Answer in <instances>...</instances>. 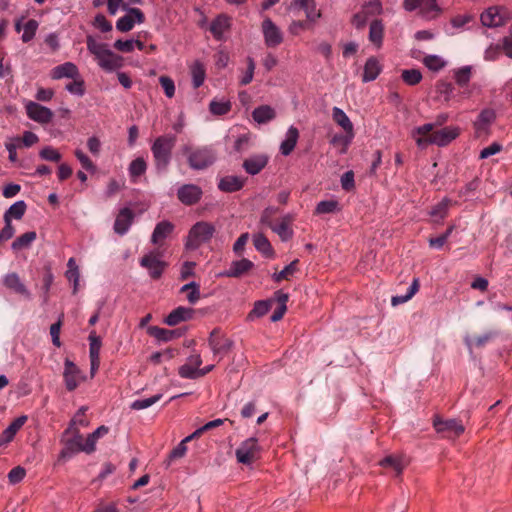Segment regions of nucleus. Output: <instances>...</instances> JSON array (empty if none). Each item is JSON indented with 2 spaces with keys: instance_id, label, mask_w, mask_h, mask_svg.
I'll return each mask as SVG.
<instances>
[{
  "instance_id": "obj_5",
  "label": "nucleus",
  "mask_w": 512,
  "mask_h": 512,
  "mask_svg": "<svg viewBox=\"0 0 512 512\" xmlns=\"http://www.w3.org/2000/svg\"><path fill=\"white\" fill-rule=\"evenodd\" d=\"M214 233L215 227L213 224L205 221H199L189 230L185 245L188 249H197L202 244L210 241Z\"/></svg>"
},
{
  "instance_id": "obj_50",
  "label": "nucleus",
  "mask_w": 512,
  "mask_h": 512,
  "mask_svg": "<svg viewBox=\"0 0 512 512\" xmlns=\"http://www.w3.org/2000/svg\"><path fill=\"white\" fill-rule=\"evenodd\" d=\"M209 110L213 115L222 116L231 110V102L228 100H212L209 104Z\"/></svg>"
},
{
  "instance_id": "obj_55",
  "label": "nucleus",
  "mask_w": 512,
  "mask_h": 512,
  "mask_svg": "<svg viewBox=\"0 0 512 512\" xmlns=\"http://www.w3.org/2000/svg\"><path fill=\"white\" fill-rule=\"evenodd\" d=\"M270 310V302L269 301H257L254 304L253 309L248 314V320L252 321L255 318H259L264 316Z\"/></svg>"
},
{
  "instance_id": "obj_36",
  "label": "nucleus",
  "mask_w": 512,
  "mask_h": 512,
  "mask_svg": "<svg viewBox=\"0 0 512 512\" xmlns=\"http://www.w3.org/2000/svg\"><path fill=\"white\" fill-rule=\"evenodd\" d=\"M332 119L344 132H354L353 123L342 109L334 107L332 109Z\"/></svg>"
},
{
  "instance_id": "obj_8",
  "label": "nucleus",
  "mask_w": 512,
  "mask_h": 512,
  "mask_svg": "<svg viewBox=\"0 0 512 512\" xmlns=\"http://www.w3.org/2000/svg\"><path fill=\"white\" fill-rule=\"evenodd\" d=\"M163 254L157 250L147 252L139 261L140 266L148 271V274L153 279H158L162 276L167 264L162 259Z\"/></svg>"
},
{
  "instance_id": "obj_60",
  "label": "nucleus",
  "mask_w": 512,
  "mask_h": 512,
  "mask_svg": "<svg viewBox=\"0 0 512 512\" xmlns=\"http://www.w3.org/2000/svg\"><path fill=\"white\" fill-rule=\"evenodd\" d=\"M402 79L408 85H416L422 79V74L417 69H407L402 71Z\"/></svg>"
},
{
  "instance_id": "obj_42",
  "label": "nucleus",
  "mask_w": 512,
  "mask_h": 512,
  "mask_svg": "<svg viewBox=\"0 0 512 512\" xmlns=\"http://www.w3.org/2000/svg\"><path fill=\"white\" fill-rule=\"evenodd\" d=\"M190 72L193 87L199 88L200 86H202L206 78V70L204 65L200 61H195L190 66Z\"/></svg>"
},
{
  "instance_id": "obj_13",
  "label": "nucleus",
  "mask_w": 512,
  "mask_h": 512,
  "mask_svg": "<svg viewBox=\"0 0 512 512\" xmlns=\"http://www.w3.org/2000/svg\"><path fill=\"white\" fill-rule=\"evenodd\" d=\"M24 107L27 116L40 124H48L53 118V112L51 109L40 105L34 101H24Z\"/></svg>"
},
{
  "instance_id": "obj_16",
  "label": "nucleus",
  "mask_w": 512,
  "mask_h": 512,
  "mask_svg": "<svg viewBox=\"0 0 512 512\" xmlns=\"http://www.w3.org/2000/svg\"><path fill=\"white\" fill-rule=\"evenodd\" d=\"M208 345L213 354L218 356L230 350L232 341L226 338L219 329H214L209 335Z\"/></svg>"
},
{
  "instance_id": "obj_27",
  "label": "nucleus",
  "mask_w": 512,
  "mask_h": 512,
  "mask_svg": "<svg viewBox=\"0 0 512 512\" xmlns=\"http://www.w3.org/2000/svg\"><path fill=\"white\" fill-rule=\"evenodd\" d=\"M27 420L26 416L16 418L1 434L0 446H6L15 437L16 433L21 429Z\"/></svg>"
},
{
  "instance_id": "obj_45",
  "label": "nucleus",
  "mask_w": 512,
  "mask_h": 512,
  "mask_svg": "<svg viewBox=\"0 0 512 512\" xmlns=\"http://www.w3.org/2000/svg\"><path fill=\"white\" fill-rule=\"evenodd\" d=\"M455 82L458 86L464 88L468 86V83L472 76V67L467 65L457 68L453 71Z\"/></svg>"
},
{
  "instance_id": "obj_44",
  "label": "nucleus",
  "mask_w": 512,
  "mask_h": 512,
  "mask_svg": "<svg viewBox=\"0 0 512 512\" xmlns=\"http://www.w3.org/2000/svg\"><path fill=\"white\" fill-rule=\"evenodd\" d=\"M147 164L143 157H138L134 159L128 168L129 175L133 182L137 181V178L143 175L146 172Z\"/></svg>"
},
{
  "instance_id": "obj_41",
  "label": "nucleus",
  "mask_w": 512,
  "mask_h": 512,
  "mask_svg": "<svg viewBox=\"0 0 512 512\" xmlns=\"http://www.w3.org/2000/svg\"><path fill=\"white\" fill-rule=\"evenodd\" d=\"M252 116L254 121L258 124H265L273 120L276 114L273 108L267 105H263L254 109Z\"/></svg>"
},
{
  "instance_id": "obj_17",
  "label": "nucleus",
  "mask_w": 512,
  "mask_h": 512,
  "mask_svg": "<svg viewBox=\"0 0 512 512\" xmlns=\"http://www.w3.org/2000/svg\"><path fill=\"white\" fill-rule=\"evenodd\" d=\"M496 118L495 111L492 109H484L474 122L475 134L477 137L487 136L489 128Z\"/></svg>"
},
{
  "instance_id": "obj_38",
  "label": "nucleus",
  "mask_w": 512,
  "mask_h": 512,
  "mask_svg": "<svg viewBox=\"0 0 512 512\" xmlns=\"http://www.w3.org/2000/svg\"><path fill=\"white\" fill-rule=\"evenodd\" d=\"M355 133L354 132H345L344 134H335L332 138L330 143L339 148V152L341 154H345L348 150L349 145L351 144L352 140L354 139Z\"/></svg>"
},
{
  "instance_id": "obj_37",
  "label": "nucleus",
  "mask_w": 512,
  "mask_h": 512,
  "mask_svg": "<svg viewBox=\"0 0 512 512\" xmlns=\"http://www.w3.org/2000/svg\"><path fill=\"white\" fill-rule=\"evenodd\" d=\"M492 337L493 334L491 332H487L477 337H472L467 334L463 339L466 347L471 353L473 349L485 346L492 339Z\"/></svg>"
},
{
  "instance_id": "obj_58",
  "label": "nucleus",
  "mask_w": 512,
  "mask_h": 512,
  "mask_svg": "<svg viewBox=\"0 0 512 512\" xmlns=\"http://www.w3.org/2000/svg\"><path fill=\"white\" fill-rule=\"evenodd\" d=\"M298 260L292 261L289 265H287L283 270L278 273H274L272 278L276 282H280L284 279H289L297 271Z\"/></svg>"
},
{
  "instance_id": "obj_59",
  "label": "nucleus",
  "mask_w": 512,
  "mask_h": 512,
  "mask_svg": "<svg viewBox=\"0 0 512 512\" xmlns=\"http://www.w3.org/2000/svg\"><path fill=\"white\" fill-rule=\"evenodd\" d=\"M39 156L41 159L51 162H59L62 158L60 152L51 146L43 147L39 152Z\"/></svg>"
},
{
  "instance_id": "obj_56",
  "label": "nucleus",
  "mask_w": 512,
  "mask_h": 512,
  "mask_svg": "<svg viewBox=\"0 0 512 512\" xmlns=\"http://www.w3.org/2000/svg\"><path fill=\"white\" fill-rule=\"evenodd\" d=\"M148 332L151 336L155 337L159 341H170L176 335V333L172 330L163 329L157 326H152L148 329Z\"/></svg>"
},
{
  "instance_id": "obj_14",
  "label": "nucleus",
  "mask_w": 512,
  "mask_h": 512,
  "mask_svg": "<svg viewBox=\"0 0 512 512\" xmlns=\"http://www.w3.org/2000/svg\"><path fill=\"white\" fill-rule=\"evenodd\" d=\"M262 33L267 47H277L283 42V32L269 18L262 22Z\"/></svg>"
},
{
  "instance_id": "obj_29",
  "label": "nucleus",
  "mask_w": 512,
  "mask_h": 512,
  "mask_svg": "<svg viewBox=\"0 0 512 512\" xmlns=\"http://www.w3.org/2000/svg\"><path fill=\"white\" fill-rule=\"evenodd\" d=\"M384 24L381 20L375 19L369 25V41L379 49L383 43Z\"/></svg>"
},
{
  "instance_id": "obj_15",
  "label": "nucleus",
  "mask_w": 512,
  "mask_h": 512,
  "mask_svg": "<svg viewBox=\"0 0 512 512\" xmlns=\"http://www.w3.org/2000/svg\"><path fill=\"white\" fill-rule=\"evenodd\" d=\"M126 11L127 13L116 22V28L120 32H128L134 28L135 24H142L145 20L143 12L138 8H131Z\"/></svg>"
},
{
  "instance_id": "obj_23",
  "label": "nucleus",
  "mask_w": 512,
  "mask_h": 512,
  "mask_svg": "<svg viewBox=\"0 0 512 512\" xmlns=\"http://www.w3.org/2000/svg\"><path fill=\"white\" fill-rule=\"evenodd\" d=\"M51 77L53 79H62V78L75 79V78L79 77V70L74 63L65 62L61 65L54 67L51 70Z\"/></svg>"
},
{
  "instance_id": "obj_53",
  "label": "nucleus",
  "mask_w": 512,
  "mask_h": 512,
  "mask_svg": "<svg viewBox=\"0 0 512 512\" xmlns=\"http://www.w3.org/2000/svg\"><path fill=\"white\" fill-rule=\"evenodd\" d=\"M271 229L283 240V241H287L289 240L292 235H293V231L292 229L289 227V219L288 217H285L281 223L277 224V225H273L271 226Z\"/></svg>"
},
{
  "instance_id": "obj_11",
  "label": "nucleus",
  "mask_w": 512,
  "mask_h": 512,
  "mask_svg": "<svg viewBox=\"0 0 512 512\" xmlns=\"http://www.w3.org/2000/svg\"><path fill=\"white\" fill-rule=\"evenodd\" d=\"M63 378L65 387L68 391L75 390L82 382L86 380V376L70 359H65Z\"/></svg>"
},
{
  "instance_id": "obj_51",
  "label": "nucleus",
  "mask_w": 512,
  "mask_h": 512,
  "mask_svg": "<svg viewBox=\"0 0 512 512\" xmlns=\"http://www.w3.org/2000/svg\"><path fill=\"white\" fill-rule=\"evenodd\" d=\"M36 239V233L34 231L26 232L19 236L13 243L12 249L19 251L28 248L32 242Z\"/></svg>"
},
{
  "instance_id": "obj_31",
  "label": "nucleus",
  "mask_w": 512,
  "mask_h": 512,
  "mask_svg": "<svg viewBox=\"0 0 512 512\" xmlns=\"http://www.w3.org/2000/svg\"><path fill=\"white\" fill-rule=\"evenodd\" d=\"M253 266V262L245 258L233 261L225 275L229 277H240L251 270Z\"/></svg>"
},
{
  "instance_id": "obj_64",
  "label": "nucleus",
  "mask_w": 512,
  "mask_h": 512,
  "mask_svg": "<svg viewBox=\"0 0 512 512\" xmlns=\"http://www.w3.org/2000/svg\"><path fill=\"white\" fill-rule=\"evenodd\" d=\"M159 82L168 98H172L175 95V84L174 81L168 76H161Z\"/></svg>"
},
{
  "instance_id": "obj_52",
  "label": "nucleus",
  "mask_w": 512,
  "mask_h": 512,
  "mask_svg": "<svg viewBox=\"0 0 512 512\" xmlns=\"http://www.w3.org/2000/svg\"><path fill=\"white\" fill-rule=\"evenodd\" d=\"M107 433H108V428L106 426H100L93 433H91L87 436V438H86L87 446H88V449H86L87 454H90L95 451L96 443H97L98 439H100Z\"/></svg>"
},
{
  "instance_id": "obj_19",
  "label": "nucleus",
  "mask_w": 512,
  "mask_h": 512,
  "mask_svg": "<svg viewBox=\"0 0 512 512\" xmlns=\"http://www.w3.org/2000/svg\"><path fill=\"white\" fill-rule=\"evenodd\" d=\"M178 199L185 205L197 203L201 196L202 190L194 184H185L178 189Z\"/></svg>"
},
{
  "instance_id": "obj_49",
  "label": "nucleus",
  "mask_w": 512,
  "mask_h": 512,
  "mask_svg": "<svg viewBox=\"0 0 512 512\" xmlns=\"http://www.w3.org/2000/svg\"><path fill=\"white\" fill-rule=\"evenodd\" d=\"M418 289H419L418 279H414L412 284L409 286L406 294L393 296L391 299V304L393 306H397V305L407 302L416 294Z\"/></svg>"
},
{
  "instance_id": "obj_26",
  "label": "nucleus",
  "mask_w": 512,
  "mask_h": 512,
  "mask_svg": "<svg viewBox=\"0 0 512 512\" xmlns=\"http://www.w3.org/2000/svg\"><path fill=\"white\" fill-rule=\"evenodd\" d=\"M133 220V212L128 209H122L114 223V230L119 235H124L129 230Z\"/></svg>"
},
{
  "instance_id": "obj_3",
  "label": "nucleus",
  "mask_w": 512,
  "mask_h": 512,
  "mask_svg": "<svg viewBox=\"0 0 512 512\" xmlns=\"http://www.w3.org/2000/svg\"><path fill=\"white\" fill-rule=\"evenodd\" d=\"M175 142L176 137L173 135H164L155 139L151 146V151L157 169L167 168Z\"/></svg>"
},
{
  "instance_id": "obj_47",
  "label": "nucleus",
  "mask_w": 512,
  "mask_h": 512,
  "mask_svg": "<svg viewBox=\"0 0 512 512\" xmlns=\"http://www.w3.org/2000/svg\"><path fill=\"white\" fill-rule=\"evenodd\" d=\"M341 210L340 204L337 200L330 199L324 200L317 204L315 213L316 214H331Z\"/></svg>"
},
{
  "instance_id": "obj_62",
  "label": "nucleus",
  "mask_w": 512,
  "mask_h": 512,
  "mask_svg": "<svg viewBox=\"0 0 512 512\" xmlns=\"http://www.w3.org/2000/svg\"><path fill=\"white\" fill-rule=\"evenodd\" d=\"M89 342H90V349H89L90 358H100L101 339L96 335L95 331H92L90 333Z\"/></svg>"
},
{
  "instance_id": "obj_25",
  "label": "nucleus",
  "mask_w": 512,
  "mask_h": 512,
  "mask_svg": "<svg viewBox=\"0 0 512 512\" xmlns=\"http://www.w3.org/2000/svg\"><path fill=\"white\" fill-rule=\"evenodd\" d=\"M299 139V131L296 127L290 126L285 134L284 140L280 144V152L288 156L294 150Z\"/></svg>"
},
{
  "instance_id": "obj_32",
  "label": "nucleus",
  "mask_w": 512,
  "mask_h": 512,
  "mask_svg": "<svg viewBox=\"0 0 512 512\" xmlns=\"http://www.w3.org/2000/svg\"><path fill=\"white\" fill-rule=\"evenodd\" d=\"M230 27V18L226 15H219L210 26V31L213 34V36L220 40L222 39L224 33L229 29Z\"/></svg>"
},
{
  "instance_id": "obj_40",
  "label": "nucleus",
  "mask_w": 512,
  "mask_h": 512,
  "mask_svg": "<svg viewBox=\"0 0 512 512\" xmlns=\"http://www.w3.org/2000/svg\"><path fill=\"white\" fill-rule=\"evenodd\" d=\"M3 282L6 287L14 290L15 292L29 296V292L25 285L21 282L19 276L16 273H8L5 275Z\"/></svg>"
},
{
  "instance_id": "obj_39",
  "label": "nucleus",
  "mask_w": 512,
  "mask_h": 512,
  "mask_svg": "<svg viewBox=\"0 0 512 512\" xmlns=\"http://www.w3.org/2000/svg\"><path fill=\"white\" fill-rule=\"evenodd\" d=\"M450 204V199L444 198L432 207L429 214L432 217L433 222L440 223L446 217Z\"/></svg>"
},
{
  "instance_id": "obj_30",
  "label": "nucleus",
  "mask_w": 512,
  "mask_h": 512,
  "mask_svg": "<svg viewBox=\"0 0 512 512\" xmlns=\"http://www.w3.org/2000/svg\"><path fill=\"white\" fill-rule=\"evenodd\" d=\"M381 71L382 65L380 64L379 60L375 57H370L369 59H367L364 66L362 78L363 82H370L375 80Z\"/></svg>"
},
{
  "instance_id": "obj_57",
  "label": "nucleus",
  "mask_w": 512,
  "mask_h": 512,
  "mask_svg": "<svg viewBox=\"0 0 512 512\" xmlns=\"http://www.w3.org/2000/svg\"><path fill=\"white\" fill-rule=\"evenodd\" d=\"M162 395L157 394L149 398L145 399H137L131 403V409L133 410H143L146 408H149L150 406L154 405L156 402H158L161 399Z\"/></svg>"
},
{
  "instance_id": "obj_4",
  "label": "nucleus",
  "mask_w": 512,
  "mask_h": 512,
  "mask_svg": "<svg viewBox=\"0 0 512 512\" xmlns=\"http://www.w3.org/2000/svg\"><path fill=\"white\" fill-rule=\"evenodd\" d=\"M181 152L186 156L190 168L194 170H203L215 161V154L207 147L194 149L189 145H184Z\"/></svg>"
},
{
  "instance_id": "obj_21",
  "label": "nucleus",
  "mask_w": 512,
  "mask_h": 512,
  "mask_svg": "<svg viewBox=\"0 0 512 512\" xmlns=\"http://www.w3.org/2000/svg\"><path fill=\"white\" fill-rule=\"evenodd\" d=\"M268 160L265 154L252 155L243 162V168L248 174L257 175L265 168Z\"/></svg>"
},
{
  "instance_id": "obj_2",
  "label": "nucleus",
  "mask_w": 512,
  "mask_h": 512,
  "mask_svg": "<svg viewBox=\"0 0 512 512\" xmlns=\"http://www.w3.org/2000/svg\"><path fill=\"white\" fill-rule=\"evenodd\" d=\"M86 44L89 53L105 72H114L123 67V57L114 53L108 44L97 41L93 36H87Z\"/></svg>"
},
{
  "instance_id": "obj_6",
  "label": "nucleus",
  "mask_w": 512,
  "mask_h": 512,
  "mask_svg": "<svg viewBox=\"0 0 512 512\" xmlns=\"http://www.w3.org/2000/svg\"><path fill=\"white\" fill-rule=\"evenodd\" d=\"M65 448L62 451V455L74 454L79 452L87 453V439L84 438L76 428V419H72L69 427L64 432Z\"/></svg>"
},
{
  "instance_id": "obj_33",
  "label": "nucleus",
  "mask_w": 512,
  "mask_h": 512,
  "mask_svg": "<svg viewBox=\"0 0 512 512\" xmlns=\"http://www.w3.org/2000/svg\"><path fill=\"white\" fill-rule=\"evenodd\" d=\"M407 463V459L401 455H389L380 461L381 466L393 469L397 475L402 472Z\"/></svg>"
},
{
  "instance_id": "obj_28",
  "label": "nucleus",
  "mask_w": 512,
  "mask_h": 512,
  "mask_svg": "<svg viewBox=\"0 0 512 512\" xmlns=\"http://www.w3.org/2000/svg\"><path fill=\"white\" fill-rule=\"evenodd\" d=\"M174 230V225L169 221L159 222L152 233L151 242L155 245L160 244L166 239Z\"/></svg>"
},
{
  "instance_id": "obj_46",
  "label": "nucleus",
  "mask_w": 512,
  "mask_h": 512,
  "mask_svg": "<svg viewBox=\"0 0 512 512\" xmlns=\"http://www.w3.org/2000/svg\"><path fill=\"white\" fill-rule=\"evenodd\" d=\"M27 205L23 200L17 201L14 204H12L9 209L4 214V221L9 220L11 222V219H21L23 215L25 214Z\"/></svg>"
},
{
  "instance_id": "obj_35",
  "label": "nucleus",
  "mask_w": 512,
  "mask_h": 512,
  "mask_svg": "<svg viewBox=\"0 0 512 512\" xmlns=\"http://www.w3.org/2000/svg\"><path fill=\"white\" fill-rule=\"evenodd\" d=\"M253 244L257 251L262 253L265 257L274 258L275 253L269 240L261 233L253 236Z\"/></svg>"
},
{
  "instance_id": "obj_61",
  "label": "nucleus",
  "mask_w": 512,
  "mask_h": 512,
  "mask_svg": "<svg viewBox=\"0 0 512 512\" xmlns=\"http://www.w3.org/2000/svg\"><path fill=\"white\" fill-rule=\"evenodd\" d=\"M38 28V22L34 19L28 20L23 26L22 41L29 42L35 36Z\"/></svg>"
},
{
  "instance_id": "obj_7",
  "label": "nucleus",
  "mask_w": 512,
  "mask_h": 512,
  "mask_svg": "<svg viewBox=\"0 0 512 512\" xmlns=\"http://www.w3.org/2000/svg\"><path fill=\"white\" fill-rule=\"evenodd\" d=\"M403 8L408 12L418 10L420 16L426 20L435 19L442 12L437 0H404Z\"/></svg>"
},
{
  "instance_id": "obj_10",
  "label": "nucleus",
  "mask_w": 512,
  "mask_h": 512,
  "mask_svg": "<svg viewBox=\"0 0 512 512\" xmlns=\"http://www.w3.org/2000/svg\"><path fill=\"white\" fill-rule=\"evenodd\" d=\"M259 452L260 447L257 443V439L251 437L239 445L235 454L239 463L250 465L258 458Z\"/></svg>"
},
{
  "instance_id": "obj_24",
  "label": "nucleus",
  "mask_w": 512,
  "mask_h": 512,
  "mask_svg": "<svg viewBox=\"0 0 512 512\" xmlns=\"http://www.w3.org/2000/svg\"><path fill=\"white\" fill-rule=\"evenodd\" d=\"M245 183V179L235 175H227L219 180L218 188L227 193L239 191Z\"/></svg>"
},
{
  "instance_id": "obj_43",
  "label": "nucleus",
  "mask_w": 512,
  "mask_h": 512,
  "mask_svg": "<svg viewBox=\"0 0 512 512\" xmlns=\"http://www.w3.org/2000/svg\"><path fill=\"white\" fill-rule=\"evenodd\" d=\"M142 0H108L107 7L111 15H115L119 9L129 10L132 5H139Z\"/></svg>"
},
{
  "instance_id": "obj_12",
  "label": "nucleus",
  "mask_w": 512,
  "mask_h": 512,
  "mask_svg": "<svg viewBox=\"0 0 512 512\" xmlns=\"http://www.w3.org/2000/svg\"><path fill=\"white\" fill-rule=\"evenodd\" d=\"M433 426L437 433L442 434L444 438L454 439L461 435L465 428L463 424H461L456 419L442 420L440 418H435L433 421Z\"/></svg>"
},
{
  "instance_id": "obj_9",
  "label": "nucleus",
  "mask_w": 512,
  "mask_h": 512,
  "mask_svg": "<svg viewBox=\"0 0 512 512\" xmlns=\"http://www.w3.org/2000/svg\"><path fill=\"white\" fill-rule=\"evenodd\" d=\"M510 11L503 6H491L481 13L480 20L483 26L496 28L504 25L510 19Z\"/></svg>"
},
{
  "instance_id": "obj_20",
  "label": "nucleus",
  "mask_w": 512,
  "mask_h": 512,
  "mask_svg": "<svg viewBox=\"0 0 512 512\" xmlns=\"http://www.w3.org/2000/svg\"><path fill=\"white\" fill-rule=\"evenodd\" d=\"M291 10H303L308 21L315 22L321 17L320 11L316 8L314 0H294Z\"/></svg>"
},
{
  "instance_id": "obj_18",
  "label": "nucleus",
  "mask_w": 512,
  "mask_h": 512,
  "mask_svg": "<svg viewBox=\"0 0 512 512\" xmlns=\"http://www.w3.org/2000/svg\"><path fill=\"white\" fill-rule=\"evenodd\" d=\"M201 364L202 359L200 354L190 355L186 362L179 368V375L186 379H197L199 378L198 370H200Z\"/></svg>"
},
{
  "instance_id": "obj_22",
  "label": "nucleus",
  "mask_w": 512,
  "mask_h": 512,
  "mask_svg": "<svg viewBox=\"0 0 512 512\" xmlns=\"http://www.w3.org/2000/svg\"><path fill=\"white\" fill-rule=\"evenodd\" d=\"M194 310L189 307L180 306L171 311L165 318V323L169 326H175L183 321L192 319Z\"/></svg>"
},
{
  "instance_id": "obj_1",
  "label": "nucleus",
  "mask_w": 512,
  "mask_h": 512,
  "mask_svg": "<svg viewBox=\"0 0 512 512\" xmlns=\"http://www.w3.org/2000/svg\"><path fill=\"white\" fill-rule=\"evenodd\" d=\"M459 134L460 129L456 126H448L435 130V125L432 123L415 127L411 131V137L421 149H425L429 145L446 146L456 139Z\"/></svg>"
},
{
  "instance_id": "obj_48",
  "label": "nucleus",
  "mask_w": 512,
  "mask_h": 512,
  "mask_svg": "<svg viewBox=\"0 0 512 512\" xmlns=\"http://www.w3.org/2000/svg\"><path fill=\"white\" fill-rule=\"evenodd\" d=\"M423 64L431 71L437 72L443 69L447 62L439 55H427L423 58Z\"/></svg>"
},
{
  "instance_id": "obj_54",
  "label": "nucleus",
  "mask_w": 512,
  "mask_h": 512,
  "mask_svg": "<svg viewBox=\"0 0 512 512\" xmlns=\"http://www.w3.org/2000/svg\"><path fill=\"white\" fill-rule=\"evenodd\" d=\"M181 292H187L186 298L191 304H195L200 299V289L196 282L183 285Z\"/></svg>"
},
{
  "instance_id": "obj_63",
  "label": "nucleus",
  "mask_w": 512,
  "mask_h": 512,
  "mask_svg": "<svg viewBox=\"0 0 512 512\" xmlns=\"http://www.w3.org/2000/svg\"><path fill=\"white\" fill-rule=\"evenodd\" d=\"M66 90L76 96H83L85 93L84 81L82 79L75 78L73 82L66 85Z\"/></svg>"
},
{
  "instance_id": "obj_34",
  "label": "nucleus",
  "mask_w": 512,
  "mask_h": 512,
  "mask_svg": "<svg viewBox=\"0 0 512 512\" xmlns=\"http://www.w3.org/2000/svg\"><path fill=\"white\" fill-rule=\"evenodd\" d=\"M65 276L73 284V294H76L79 288L80 269L74 258L68 260Z\"/></svg>"
}]
</instances>
